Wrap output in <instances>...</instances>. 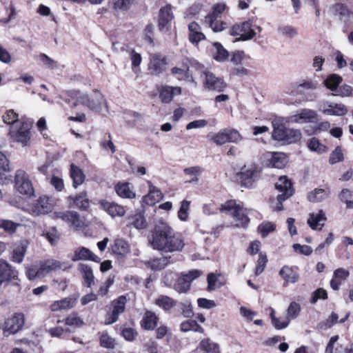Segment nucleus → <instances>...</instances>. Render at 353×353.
I'll return each mask as SVG.
<instances>
[{"label": "nucleus", "instance_id": "obj_1", "mask_svg": "<svg viewBox=\"0 0 353 353\" xmlns=\"http://www.w3.org/2000/svg\"><path fill=\"white\" fill-rule=\"evenodd\" d=\"M68 94L69 98L65 99V101L70 105L71 108H75L79 104H81L90 110L97 112L101 111L103 106L108 108L103 94L98 90H94L91 95L74 90L68 92Z\"/></svg>", "mask_w": 353, "mask_h": 353}, {"label": "nucleus", "instance_id": "obj_2", "mask_svg": "<svg viewBox=\"0 0 353 353\" xmlns=\"http://www.w3.org/2000/svg\"><path fill=\"white\" fill-rule=\"evenodd\" d=\"M221 211L226 214L232 216L234 221V226L236 228H246L248 225L250 219L248 217L245 209L236 201L230 200L221 205Z\"/></svg>", "mask_w": 353, "mask_h": 353}, {"label": "nucleus", "instance_id": "obj_3", "mask_svg": "<svg viewBox=\"0 0 353 353\" xmlns=\"http://www.w3.org/2000/svg\"><path fill=\"white\" fill-rule=\"evenodd\" d=\"M171 233L172 228L166 223L159 221L152 232L150 241L152 247L154 249L163 251L166 244L168 243Z\"/></svg>", "mask_w": 353, "mask_h": 353}, {"label": "nucleus", "instance_id": "obj_4", "mask_svg": "<svg viewBox=\"0 0 353 353\" xmlns=\"http://www.w3.org/2000/svg\"><path fill=\"white\" fill-rule=\"evenodd\" d=\"M208 138L217 145H222L226 143H239L243 140L239 132L233 128H226L216 133L208 134Z\"/></svg>", "mask_w": 353, "mask_h": 353}, {"label": "nucleus", "instance_id": "obj_5", "mask_svg": "<svg viewBox=\"0 0 353 353\" xmlns=\"http://www.w3.org/2000/svg\"><path fill=\"white\" fill-rule=\"evenodd\" d=\"M276 189L281 192L277 196V204L275 207L276 211L283 210L282 202L291 196L294 193V189L291 181L286 176H280L275 183Z\"/></svg>", "mask_w": 353, "mask_h": 353}, {"label": "nucleus", "instance_id": "obj_6", "mask_svg": "<svg viewBox=\"0 0 353 353\" xmlns=\"http://www.w3.org/2000/svg\"><path fill=\"white\" fill-rule=\"evenodd\" d=\"M30 125L27 122L17 123L10 129V134L16 142L26 146L30 139Z\"/></svg>", "mask_w": 353, "mask_h": 353}, {"label": "nucleus", "instance_id": "obj_7", "mask_svg": "<svg viewBox=\"0 0 353 353\" xmlns=\"http://www.w3.org/2000/svg\"><path fill=\"white\" fill-rule=\"evenodd\" d=\"M14 188L23 195L30 196L34 194V188L30 176L22 170H18L15 173Z\"/></svg>", "mask_w": 353, "mask_h": 353}, {"label": "nucleus", "instance_id": "obj_8", "mask_svg": "<svg viewBox=\"0 0 353 353\" xmlns=\"http://www.w3.org/2000/svg\"><path fill=\"white\" fill-rule=\"evenodd\" d=\"M262 163L268 168L281 169L287 163V157L284 153L278 152H267L262 155Z\"/></svg>", "mask_w": 353, "mask_h": 353}, {"label": "nucleus", "instance_id": "obj_9", "mask_svg": "<svg viewBox=\"0 0 353 353\" xmlns=\"http://www.w3.org/2000/svg\"><path fill=\"white\" fill-rule=\"evenodd\" d=\"M201 274V272L198 270H190L186 274L182 273L174 284V289L179 293L186 292L190 289L191 282Z\"/></svg>", "mask_w": 353, "mask_h": 353}, {"label": "nucleus", "instance_id": "obj_10", "mask_svg": "<svg viewBox=\"0 0 353 353\" xmlns=\"http://www.w3.org/2000/svg\"><path fill=\"white\" fill-rule=\"evenodd\" d=\"M319 110L323 114L329 116L341 117L347 113V108L344 104L327 101H323L319 103Z\"/></svg>", "mask_w": 353, "mask_h": 353}, {"label": "nucleus", "instance_id": "obj_11", "mask_svg": "<svg viewBox=\"0 0 353 353\" xmlns=\"http://www.w3.org/2000/svg\"><path fill=\"white\" fill-rule=\"evenodd\" d=\"M201 78L205 88L208 90L221 92L225 87L224 81L210 71H204L201 74Z\"/></svg>", "mask_w": 353, "mask_h": 353}, {"label": "nucleus", "instance_id": "obj_12", "mask_svg": "<svg viewBox=\"0 0 353 353\" xmlns=\"http://www.w3.org/2000/svg\"><path fill=\"white\" fill-rule=\"evenodd\" d=\"M24 324L23 315L18 313L6 320L3 327V334L5 336L14 334L21 329Z\"/></svg>", "mask_w": 353, "mask_h": 353}, {"label": "nucleus", "instance_id": "obj_13", "mask_svg": "<svg viewBox=\"0 0 353 353\" xmlns=\"http://www.w3.org/2000/svg\"><path fill=\"white\" fill-rule=\"evenodd\" d=\"M53 214L55 219H61L74 228H80L83 226V221L77 212L70 210L58 211L54 212Z\"/></svg>", "mask_w": 353, "mask_h": 353}, {"label": "nucleus", "instance_id": "obj_14", "mask_svg": "<svg viewBox=\"0 0 353 353\" xmlns=\"http://www.w3.org/2000/svg\"><path fill=\"white\" fill-rule=\"evenodd\" d=\"M260 171L256 164L245 165L240 174L243 185L248 188L251 187L253 182L259 179Z\"/></svg>", "mask_w": 353, "mask_h": 353}, {"label": "nucleus", "instance_id": "obj_15", "mask_svg": "<svg viewBox=\"0 0 353 353\" xmlns=\"http://www.w3.org/2000/svg\"><path fill=\"white\" fill-rule=\"evenodd\" d=\"M79 297V294L77 293L61 300L55 301L50 305V309L52 312L70 310L76 305Z\"/></svg>", "mask_w": 353, "mask_h": 353}, {"label": "nucleus", "instance_id": "obj_16", "mask_svg": "<svg viewBox=\"0 0 353 353\" xmlns=\"http://www.w3.org/2000/svg\"><path fill=\"white\" fill-rule=\"evenodd\" d=\"M125 303L126 297L125 296H120L112 302L113 310L112 313L108 316L105 324L110 325L118 320L119 314L125 311Z\"/></svg>", "mask_w": 353, "mask_h": 353}, {"label": "nucleus", "instance_id": "obj_17", "mask_svg": "<svg viewBox=\"0 0 353 353\" xmlns=\"http://www.w3.org/2000/svg\"><path fill=\"white\" fill-rule=\"evenodd\" d=\"M317 121V112L311 109H303L299 113L289 117V121L299 123H314Z\"/></svg>", "mask_w": 353, "mask_h": 353}, {"label": "nucleus", "instance_id": "obj_18", "mask_svg": "<svg viewBox=\"0 0 353 353\" xmlns=\"http://www.w3.org/2000/svg\"><path fill=\"white\" fill-rule=\"evenodd\" d=\"M18 272L7 261L0 259V285L11 280L17 279Z\"/></svg>", "mask_w": 353, "mask_h": 353}, {"label": "nucleus", "instance_id": "obj_19", "mask_svg": "<svg viewBox=\"0 0 353 353\" xmlns=\"http://www.w3.org/2000/svg\"><path fill=\"white\" fill-rule=\"evenodd\" d=\"M232 34L239 36L243 40H247L252 38L256 32L252 23H235L232 28Z\"/></svg>", "mask_w": 353, "mask_h": 353}, {"label": "nucleus", "instance_id": "obj_20", "mask_svg": "<svg viewBox=\"0 0 353 353\" xmlns=\"http://www.w3.org/2000/svg\"><path fill=\"white\" fill-rule=\"evenodd\" d=\"M99 206L112 218L122 217L126 212L124 206L105 200L101 201Z\"/></svg>", "mask_w": 353, "mask_h": 353}, {"label": "nucleus", "instance_id": "obj_21", "mask_svg": "<svg viewBox=\"0 0 353 353\" xmlns=\"http://www.w3.org/2000/svg\"><path fill=\"white\" fill-rule=\"evenodd\" d=\"M43 276L58 270H65L71 266L66 262H61L55 259H48L40 263Z\"/></svg>", "mask_w": 353, "mask_h": 353}, {"label": "nucleus", "instance_id": "obj_22", "mask_svg": "<svg viewBox=\"0 0 353 353\" xmlns=\"http://www.w3.org/2000/svg\"><path fill=\"white\" fill-rule=\"evenodd\" d=\"M53 208L52 200L46 196L39 197L32 206V211L37 215L45 214L50 212Z\"/></svg>", "mask_w": 353, "mask_h": 353}, {"label": "nucleus", "instance_id": "obj_23", "mask_svg": "<svg viewBox=\"0 0 353 353\" xmlns=\"http://www.w3.org/2000/svg\"><path fill=\"white\" fill-rule=\"evenodd\" d=\"M166 65V59L159 54H153L150 56L148 70L152 74L158 75L162 73Z\"/></svg>", "mask_w": 353, "mask_h": 353}, {"label": "nucleus", "instance_id": "obj_24", "mask_svg": "<svg viewBox=\"0 0 353 353\" xmlns=\"http://www.w3.org/2000/svg\"><path fill=\"white\" fill-rule=\"evenodd\" d=\"M327 220L325 213L323 210L309 214L307 223L312 230H321Z\"/></svg>", "mask_w": 353, "mask_h": 353}, {"label": "nucleus", "instance_id": "obj_25", "mask_svg": "<svg viewBox=\"0 0 353 353\" xmlns=\"http://www.w3.org/2000/svg\"><path fill=\"white\" fill-rule=\"evenodd\" d=\"M273 131L272 137L274 140L283 141L285 139V135L288 128L284 124V119L282 117H276L273 119L272 121Z\"/></svg>", "mask_w": 353, "mask_h": 353}, {"label": "nucleus", "instance_id": "obj_26", "mask_svg": "<svg viewBox=\"0 0 353 353\" xmlns=\"http://www.w3.org/2000/svg\"><path fill=\"white\" fill-rule=\"evenodd\" d=\"M69 206L70 208H77L82 210H85L90 207V201L86 192H82L75 196H69Z\"/></svg>", "mask_w": 353, "mask_h": 353}, {"label": "nucleus", "instance_id": "obj_27", "mask_svg": "<svg viewBox=\"0 0 353 353\" xmlns=\"http://www.w3.org/2000/svg\"><path fill=\"white\" fill-rule=\"evenodd\" d=\"M148 185L149 192L143 197V202L148 205H153L163 198V194L150 181H148Z\"/></svg>", "mask_w": 353, "mask_h": 353}, {"label": "nucleus", "instance_id": "obj_28", "mask_svg": "<svg viewBox=\"0 0 353 353\" xmlns=\"http://www.w3.org/2000/svg\"><path fill=\"white\" fill-rule=\"evenodd\" d=\"M181 93V88L176 86L164 85L159 89V97L162 102L170 103L174 95H179Z\"/></svg>", "mask_w": 353, "mask_h": 353}, {"label": "nucleus", "instance_id": "obj_29", "mask_svg": "<svg viewBox=\"0 0 353 353\" xmlns=\"http://www.w3.org/2000/svg\"><path fill=\"white\" fill-rule=\"evenodd\" d=\"M184 245L183 239L179 235L174 234L172 231L168 243L166 244L163 251L167 252H179L182 250Z\"/></svg>", "mask_w": 353, "mask_h": 353}, {"label": "nucleus", "instance_id": "obj_30", "mask_svg": "<svg viewBox=\"0 0 353 353\" xmlns=\"http://www.w3.org/2000/svg\"><path fill=\"white\" fill-rule=\"evenodd\" d=\"M71 259L73 261L91 260L98 262L99 261V258L97 256L94 254L89 249L84 247L76 249Z\"/></svg>", "mask_w": 353, "mask_h": 353}, {"label": "nucleus", "instance_id": "obj_31", "mask_svg": "<svg viewBox=\"0 0 353 353\" xmlns=\"http://www.w3.org/2000/svg\"><path fill=\"white\" fill-rule=\"evenodd\" d=\"M77 270L86 285L91 288L94 284V276L91 267L85 263H79L77 265Z\"/></svg>", "mask_w": 353, "mask_h": 353}, {"label": "nucleus", "instance_id": "obj_32", "mask_svg": "<svg viewBox=\"0 0 353 353\" xmlns=\"http://www.w3.org/2000/svg\"><path fill=\"white\" fill-rule=\"evenodd\" d=\"M159 317L157 314L150 310H147L141 321V327L147 330H153L157 324Z\"/></svg>", "mask_w": 353, "mask_h": 353}, {"label": "nucleus", "instance_id": "obj_33", "mask_svg": "<svg viewBox=\"0 0 353 353\" xmlns=\"http://www.w3.org/2000/svg\"><path fill=\"white\" fill-rule=\"evenodd\" d=\"M171 73L176 77L179 81H185L188 83H193L196 85L192 74L190 72L188 68L174 67L171 69Z\"/></svg>", "mask_w": 353, "mask_h": 353}, {"label": "nucleus", "instance_id": "obj_34", "mask_svg": "<svg viewBox=\"0 0 353 353\" xmlns=\"http://www.w3.org/2000/svg\"><path fill=\"white\" fill-rule=\"evenodd\" d=\"M189 30V41L192 43L197 45L199 41L204 40L205 37L202 32L201 27L198 23H190L188 26Z\"/></svg>", "mask_w": 353, "mask_h": 353}, {"label": "nucleus", "instance_id": "obj_35", "mask_svg": "<svg viewBox=\"0 0 353 353\" xmlns=\"http://www.w3.org/2000/svg\"><path fill=\"white\" fill-rule=\"evenodd\" d=\"M350 275L347 270L343 268L336 269L333 274V277L330 281V286L334 290H338L341 283L345 281Z\"/></svg>", "mask_w": 353, "mask_h": 353}, {"label": "nucleus", "instance_id": "obj_36", "mask_svg": "<svg viewBox=\"0 0 353 353\" xmlns=\"http://www.w3.org/2000/svg\"><path fill=\"white\" fill-rule=\"evenodd\" d=\"M70 177L72 179L73 186L74 188L81 185L85 181V175L83 170L79 167L74 164L70 165Z\"/></svg>", "mask_w": 353, "mask_h": 353}, {"label": "nucleus", "instance_id": "obj_37", "mask_svg": "<svg viewBox=\"0 0 353 353\" xmlns=\"http://www.w3.org/2000/svg\"><path fill=\"white\" fill-rule=\"evenodd\" d=\"M112 252L119 256H125L130 252L128 243L122 239H117L112 245Z\"/></svg>", "mask_w": 353, "mask_h": 353}, {"label": "nucleus", "instance_id": "obj_38", "mask_svg": "<svg viewBox=\"0 0 353 353\" xmlns=\"http://www.w3.org/2000/svg\"><path fill=\"white\" fill-rule=\"evenodd\" d=\"M279 274L283 280L292 283H296L299 278V274L292 268L287 265L283 266L281 269Z\"/></svg>", "mask_w": 353, "mask_h": 353}, {"label": "nucleus", "instance_id": "obj_39", "mask_svg": "<svg viewBox=\"0 0 353 353\" xmlns=\"http://www.w3.org/2000/svg\"><path fill=\"white\" fill-rule=\"evenodd\" d=\"M199 348L205 353H220L219 345L210 339L202 340L199 343Z\"/></svg>", "mask_w": 353, "mask_h": 353}, {"label": "nucleus", "instance_id": "obj_40", "mask_svg": "<svg viewBox=\"0 0 353 353\" xmlns=\"http://www.w3.org/2000/svg\"><path fill=\"white\" fill-rule=\"evenodd\" d=\"M330 193V192L328 190L316 188L308 194L307 199L310 202H321L326 199L329 196Z\"/></svg>", "mask_w": 353, "mask_h": 353}, {"label": "nucleus", "instance_id": "obj_41", "mask_svg": "<svg viewBox=\"0 0 353 353\" xmlns=\"http://www.w3.org/2000/svg\"><path fill=\"white\" fill-rule=\"evenodd\" d=\"M212 54L214 59L220 62L225 61L229 56L228 52L218 42L213 44Z\"/></svg>", "mask_w": 353, "mask_h": 353}, {"label": "nucleus", "instance_id": "obj_42", "mask_svg": "<svg viewBox=\"0 0 353 353\" xmlns=\"http://www.w3.org/2000/svg\"><path fill=\"white\" fill-rule=\"evenodd\" d=\"M115 191L117 194L124 199H133L135 197V193L130 188L129 184L118 183L115 186Z\"/></svg>", "mask_w": 353, "mask_h": 353}, {"label": "nucleus", "instance_id": "obj_43", "mask_svg": "<svg viewBox=\"0 0 353 353\" xmlns=\"http://www.w3.org/2000/svg\"><path fill=\"white\" fill-rule=\"evenodd\" d=\"M26 252V246L22 242L17 243L13 249L12 259L14 262L21 263Z\"/></svg>", "mask_w": 353, "mask_h": 353}, {"label": "nucleus", "instance_id": "obj_44", "mask_svg": "<svg viewBox=\"0 0 353 353\" xmlns=\"http://www.w3.org/2000/svg\"><path fill=\"white\" fill-rule=\"evenodd\" d=\"M129 223L138 230L146 228L147 223L145 217L141 214L137 213L128 218Z\"/></svg>", "mask_w": 353, "mask_h": 353}, {"label": "nucleus", "instance_id": "obj_45", "mask_svg": "<svg viewBox=\"0 0 353 353\" xmlns=\"http://www.w3.org/2000/svg\"><path fill=\"white\" fill-rule=\"evenodd\" d=\"M301 138V133L299 130L288 128L285 135V139H283L284 143L290 144L299 141Z\"/></svg>", "mask_w": 353, "mask_h": 353}, {"label": "nucleus", "instance_id": "obj_46", "mask_svg": "<svg viewBox=\"0 0 353 353\" xmlns=\"http://www.w3.org/2000/svg\"><path fill=\"white\" fill-rule=\"evenodd\" d=\"M155 304L168 311L175 305V301L169 296L161 295L155 300Z\"/></svg>", "mask_w": 353, "mask_h": 353}, {"label": "nucleus", "instance_id": "obj_47", "mask_svg": "<svg viewBox=\"0 0 353 353\" xmlns=\"http://www.w3.org/2000/svg\"><path fill=\"white\" fill-rule=\"evenodd\" d=\"M342 81V77L336 74H330L324 81L325 85L331 90H335Z\"/></svg>", "mask_w": 353, "mask_h": 353}, {"label": "nucleus", "instance_id": "obj_48", "mask_svg": "<svg viewBox=\"0 0 353 353\" xmlns=\"http://www.w3.org/2000/svg\"><path fill=\"white\" fill-rule=\"evenodd\" d=\"M276 230V225L270 221H263L261 223L257 228L258 232L262 237L267 236L270 233L274 232Z\"/></svg>", "mask_w": 353, "mask_h": 353}, {"label": "nucleus", "instance_id": "obj_49", "mask_svg": "<svg viewBox=\"0 0 353 353\" xmlns=\"http://www.w3.org/2000/svg\"><path fill=\"white\" fill-rule=\"evenodd\" d=\"M26 274L30 280H34L36 279H41L44 277L40 263L38 265H31L28 268Z\"/></svg>", "mask_w": 353, "mask_h": 353}, {"label": "nucleus", "instance_id": "obj_50", "mask_svg": "<svg viewBox=\"0 0 353 353\" xmlns=\"http://www.w3.org/2000/svg\"><path fill=\"white\" fill-rule=\"evenodd\" d=\"M3 121L9 125H15L17 123H21L22 121L19 119V115L13 110H8L3 115Z\"/></svg>", "mask_w": 353, "mask_h": 353}, {"label": "nucleus", "instance_id": "obj_51", "mask_svg": "<svg viewBox=\"0 0 353 353\" xmlns=\"http://www.w3.org/2000/svg\"><path fill=\"white\" fill-rule=\"evenodd\" d=\"M174 16L171 6L168 5L162 8L159 12L160 22H170L173 20Z\"/></svg>", "mask_w": 353, "mask_h": 353}, {"label": "nucleus", "instance_id": "obj_52", "mask_svg": "<svg viewBox=\"0 0 353 353\" xmlns=\"http://www.w3.org/2000/svg\"><path fill=\"white\" fill-rule=\"evenodd\" d=\"M183 172L186 175L192 176V178L188 181L189 183H192L199 181L198 176L201 174L202 170L199 166H193L185 168Z\"/></svg>", "mask_w": 353, "mask_h": 353}, {"label": "nucleus", "instance_id": "obj_53", "mask_svg": "<svg viewBox=\"0 0 353 353\" xmlns=\"http://www.w3.org/2000/svg\"><path fill=\"white\" fill-rule=\"evenodd\" d=\"M300 311V305L296 302H292L287 310L286 317L288 318L290 321L292 319H294L299 316Z\"/></svg>", "mask_w": 353, "mask_h": 353}, {"label": "nucleus", "instance_id": "obj_54", "mask_svg": "<svg viewBox=\"0 0 353 353\" xmlns=\"http://www.w3.org/2000/svg\"><path fill=\"white\" fill-rule=\"evenodd\" d=\"M18 226V223L10 220L0 219V228L3 229L6 232L14 233Z\"/></svg>", "mask_w": 353, "mask_h": 353}, {"label": "nucleus", "instance_id": "obj_55", "mask_svg": "<svg viewBox=\"0 0 353 353\" xmlns=\"http://www.w3.org/2000/svg\"><path fill=\"white\" fill-rule=\"evenodd\" d=\"M190 202L183 200L181 203V207L178 212V217L181 221H185L188 216V211L190 210Z\"/></svg>", "mask_w": 353, "mask_h": 353}, {"label": "nucleus", "instance_id": "obj_56", "mask_svg": "<svg viewBox=\"0 0 353 353\" xmlns=\"http://www.w3.org/2000/svg\"><path fill=\"white\" fill-rule=\"evenodd\" d=\"M344 159L342 150L340 147H336L330 154L329 162L330 164L334 165L337 163L343 161Z\"/></svg>", "mask_w": 353, "mask_h": 353}, {"label": "nucleus", "instance_id": "obj_57", "mask_svg": "<svg viewBox=\"0 0 353 353\" xmlns=\"http://www.w3.org/2000/svg\"><path fill=\"white\" fill-rule=\"evenodd\" d=\"M336 11L341 16L340 20H351L353 18V12L343 5H338Z\"/></svg>", "mask_w": 353, "mask_h": 353}, {"label": "nucleus", "instance_id": "obj_58", "mask_svg": "<svg viewBox=\"0 0 353 353\" xmlns=\"http://www.w3.org/2000/svg\"><path fill=\"white\" fill-rule=\"evenodd\" d=\"M308 148L312 151H315L318 153H323L326 151V147L322 145L316 138H312L310 139L308 143Z\"/></svg>", "mask_w": 353, "mask_h": 353}, {"label": "nucleus", "instance_id": "obj_59", "mask_svg": "<svg viewBox=\"0 0 353 353\" xmlns=\"http://www.w3.org/2000/svg\"><path fill=\"white\" fill-rule=\"evenodd\" d=\"M202 328L197 324L196 321L194 320H188L181 323V330L183 332H188L190 330L198 331Z\"/></svg>", "mask_w": 353, "mask_h": 353}, {"label": "nucleus", "instance_id": "obj_60", "mask_svg": "<svg viewBox=\"0 0 353 353\" xmlns=\"http://www.w3.org/2000/svg\"><path fill=\"white\" fill-rule=\"evenodd\" d=\"M279 31L283 36L290 38H292L297 34L296 30L289 25H282L279 26Z\"/></svg>", "mask_w": 353, "mask_h": 353}, {"label": "nucleus", "instance_id": "obj_61", "mask_svg": "<svg viewBox=\"0 0 353 353\" xmlns=\"http://www.w3.org/2000/svg\"><path fill=\"white\" fill-rule=\"evenodd\" d=\"M352 196L353 193L351 190L344 188L340 192L339 197L342 202H344L346 204V207L347 208H353V207L349 206V202H352V200H350Z\"/></svg>", "mask_w": 353, "mask_h": 353}, {"label": "nucleus", "instance_id": "obj_62", "mask_svg": "<svg viewBox=\"0 0 353 353\" xmlns=\"http://www.w3.org/2000/svg\"><path fill=\"white\" fill-rule=\"evenodd\" d=\"M267 262H268V259H267L266 255L261 253L259 256L256 267L255 269V274L256 276L259 275L260 274H261L263 272Z\"/></svg>", "mask_w": 353, "mask_h": 353}, {"label": "nucleus", "instance_id": "obj_63", "mask_svg": "<svg viewBox=\"0 0 353 353\" xmlns=\"http://www.w3.org/2000/svg\"><path fill=\"white\" fill-rule=\"evenodd\" d=\"M100 344L105 348H113L114 347V340L107 333H103L100 337Z\"/></svg>", "mask_w": 353, "mask_h": 353}, {"label": "nucleus", "instance_id": "obj_64", "mask_svg": "<svg viewBox=\"0 0 353 353\" xmlns=\"http://www.w3.org/2000/svg\"><path fill=\"white\" fill-rule=\"evenodd\" d=\"M293 248L295 252L305 256H309L312 252V248L306 245H301L299 243H295L293 245Z\"/></svg>", "mask_w": 353, "mask_h": 353}]
</instances>
